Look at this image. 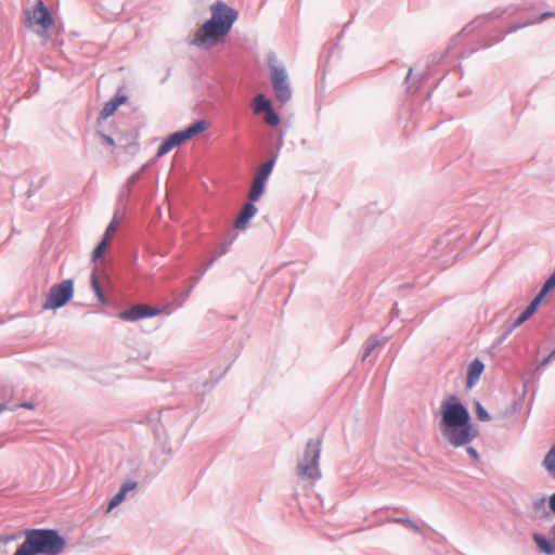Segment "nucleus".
<instances>
[{
	"mask_svg": "<svg viewBox=\"0 0 555 555\" xmlns=\"http://www.w3.org/2000/svg\"><path fill=\"white\" fill-rule=\"evenodd\" d=\"M440 415V431L452 447L467 446L478 436L468 409L456 396L442 401Z\"/></svg>",
	"mask_w": 555,
	"mask_h": 555,
	"instance_id": "nucleus-1",
	"label": "nucleus"
},
{
	"mask_svg": "<svg viewBox=\"0 0 555 555\" xmlns=\"http://www.w3.org/2000/svg\"><path fill=\"white\" fill-rule=\"evenodd\" d=\"M210 18L205 21L191 44L208 51L218 46L233 28L238 18V12L224 1H217L210 5Z\"/></svg>",
	"mask_w": 555,
	"mask_h": 555,
	"instance_id": "nucleus-2",
	"label": "nucleus"
},
{
	"mask_svg": "<svg viewBox=\"0 0 555 555\" xmlns=\"http://www.w3.org/2000/svg\"><path fill=\"white\" fill-rule=\"evenodd\" d=\"M25 540L14 555H60L66 540L56 529L33 528L24 532Z\"/></svg>",
	"mask_w": 555,
	"mask_h": 555,
	"instance_id": "nucleus-3",
	"label": "nucleus"
},
{
	"mask_svg": "<svg viewBox=\"0 0 555 555\" xmlns=\"http://www.w3.org/2000/svg\"><path fill=\"white\" fill-rule=\"evenodd\" d=\"M322 442L317 439H309L302 459L297 464V475L301 479H307L311 482L321 478L319 461L321 455Z\"/></svg>",
	"mask_w": 555,
	"mask_h": 555,
	"instance_id": "nucleus-4",
	"label": "nucleus"
},
{
	"mask_svg": "<svg viewBox=\"0 0 555 555\" xmlns=\"http://www.w3.org/2000/svg\"><path fill=\"white\" fill-rule=\"evenodd\" d=\"M74 280H64L54 284L46 298L43 304L44 310H56L67 305L74 297Z\"/></svg>",
	"mask_w": 555,
	"mask_h": 555,
	"instance_id": "nucleus-5",
	"label": "nucleus"
},
{
	"mask_svg": "<svg viewBox=\"0 0 555 555\" xmlns=\"http://www.w3.org/2000/svg\"><path fill=\"white\" fill-rule=\"evenodd\" d=\"M26 25L31 27L34 24L39 25L43 29L42 37L48 36V29L51 28L55 21L54 17L42 0H37L31 12L27 10L26 12Z\"/></svg>",
	"mask_w": 555,
	"mask_h": 555,
	"instance_id": "nucleus-6",
	"label": "nucleus"
},
{
	"mask_svg": "<svg viewBox=\"0 0 555 555\" xmlns=\"http://www.w3.org/2000/svg\"><path fill=\"white\" fill-rule=\"evenodd\" d=\"M172 309L157 308L147 305H135L118 313V318L127 322H135L146 318H153L162 313L169 315Z\"/></svg>",
	"mask_w": 555,
	"mask_h": 555,
	"instance_id": "nucleus-7",
	"label": "nucleus"
},
{
	"mask_svg": "<svg viewBox=\"0 0 555 555\" xmlns=\"http://www.w3.org/2000/svg\"><path fill=\"white\" fill-rule=\"evenodd\" d=\"M506 13H507V9H494L490 13L477 16L470 23L465 25L462 28V30L455 37H453L451 39L450 48L457 44L462 40L463 37L468 36L476 29L483 27L486 24H488L491 21L500 18L501 16H503Z\"/></svg>",
	"mask_w": 555,
	"mask_h": 555,
	"instance_id": "nucleus-8",
	"label": "nucleus"
},
{
	"mask_svg": "<svg viewBox=\"0 0 555 555\" xmlns=\"http://www.w3.org/2000/svg\"><path fill=\"white\" fill-rule=\"evenodd\" d=\"M271 81L275 98L281 103H286L292 98V90L287 81L286 70L282 66L270 65Z\"/></svg>",
	"mask_w": 555,
	"mask_h": 555,
	"instance_id": "nucleus-9",
	"label": "nucleus"
},
{
	"mask_svg": "<svg viewBox=\"0 0 555 555\" xmlns=\"http://www.w3.org/2000/svg\"><path fill=\"white\" fill-rule=\"evenodd\" d=\"M543 300L544 298L537 294L535 297L527 306V308L515 319V321L506 326L504 333L501 335V337L498 338L496 346H500L516 327L520 326L522 323L529 320L538 311Z\"/></svg>",
	"mask_w": 555,
	"mask_h": 555,
	"instance_id": "nucleus-10",
	"label": "nucleus"
},
{
	"mask_svg": "<svg viewBox=\"0 0 555 555\" xmlns=\"http://www.w3.org/2000/svg\"><path fill=\"white\" fill-rule=\"evenodd\" d=\"M257 212H258V208L256 207L255 202H251L248 199L243 205L238 216L236 217V219L233 223L234 229H236V230L246 229V227L248 225L250 220L257 215Z\"/></svg>",
	"mask_w": 555,
	"mask_h": 555,
	"instance_id": "nucleus-11",
	"label": "nucleus"
},
{
	"mask_svg": "<svg viewBox=\"0 0 555 555\" xmlns=\"http://www.w3.org/2000/svg\"><path fill=\"white\" fill-rule=\"evenodd\" d=\"M186 141L188 140L185 139L182 130L176 131L164 139L157 149L156 156L162 157L168 154L175 147L185 143Z\"/></svg>",
	"mask_w": 555,
	"mask_h": 555,
	"instance_id": "nucleus-12",
	"label": "nucleus"
},
{
	"mask_svg": "<svg viewBox=\"0 0 555 555\" xmlns=\"http://www.w3.org/2000/svg\"><path fill=\"white\" fill-rule=\"evenodd\" d=\"M533 23H534L533 20H527L522 23H514L506 28L504 34L502 31H498L495 35L489 36V38L485 39V41L482 42L480 48H490L495 43H500L501 41H503L505 35L515 33L528 25L533 24Z\"/></svg>",
	"mask_w": 555,
	"mask_h": 555,
	"instance_id": "nucleus-13",
	"label": "nucleus"
},
{
	"mask_svg": "<svg viewBox=\"0 0 555 555\" xmlns=\"http://www.w3.org/2000/svg\"><path fill=\"white\" fill-rule=\"evenodd\" d=\"M552 534L554 539H548L541 533H533L532 539L537 544L539 551L545 555H554L555 554V525L552 527Z\"/></svg>",
	"mask_w": 555,
	"mask_h": 555,
	"instance_id": "nucleus-14",
	"label": "nucleus"
},
{
	"mask_svg": "<svg viewBox=\"0 0 555 555\" xmlns=\"http://www.w3.org/2000/svg\"><path fill=\"white\" fill-rule=\"evenodd\" d=\"M128 100V96L124 93H117L115 96H113L109 101H107L103 108L100 112V119H106L109 116H112L118 107L126 103Z\"/></svg>",
	"mask_w": 555,
	"mask_h": 555,
	"instance_id": "nucleus-15",
	"label": "nucleus"
},
{
	"mask_svg": "<svg viewBox=\"0 0 555 555\" xmlns=\"http://www.w3.org/2000/svg\"><path fill=\"white\" fill-rule=\"evenodd\" d=\"M483 370L485 364L479 359H475L469 363L466 374V385L468 388H472L476 385L481 374L483 373Z\"/></svg>",
	"mask_w": 555,
	"mask_h": 555,
	"instance_id": "nucleus-16",
	"label": "nucleus"
},
{
	"mask_svg": "<svg viewBox=\"0 0 555 555\" xmlns=\"http://www.w3.org/2000/svg\"><path fill=\"white\" fill-rule=\"evenodd\" d=\"M412 75H413V67H409L405 79H404V85L406 88V92L411 93V94L416 92L420 88L421 82L426 80L429 77L430 68H427L426 70H424L418 76V78L415 80H412Z\"/></svg>",
	"mask_w": 555,
	"mask_h": 555,
	"instance_id": "nucleus-17",
	"label": "nucleus"
},
{
	"mask_svg": "<svg viewBox=\"0 0 555 555\" xmlns=\"http://www.w3.org/2000/svg\"><path fill=\"white\" fill-rule=\"evenodd\" d=\"M209 124L206 119H199L195 122L191 124L189 127L183 129V133L185 139L189 141L196 137L197 134H201L208 128Z\"/></svg>",
	"mask_w": 555,
	"mask_h": 555,
	"instance_id": "nucleus-18",
	"label": "nucleus"
},
{
	"mask_svg": "<svg viewBox=\"0 0 555 555\" xmlns=\"http://www.w3.org/2000/svg\"><path fill=\"white\" fill-rule=\"evenodd\" d=\"M276 159L278 153H274L264 164L260 166V168L257 170L255 175V178L267 182V180L269 179L273 171Z\"/></svg>",
	"mask_w": 555,
	"mask_h": 555,
	"instance_id": "nucleus-19",
	"label": "nucleus"
},
{
	"mask_svg": "<svg viewBox=\"0 0 555 555\" xmlns=\"http://www.w3.org/2000/svg\"><path fill=\"white\" fill-rule=\"evenodd\" d=\"M237 235L234 234V233H228L224 237V240L218 244L212 254L215 255V258H220L221 256L228 254V251L230 250V247L232 246V244L235 242Z\"/></svg>",
	"mask_w": 555,
	"mask_h": 555,
	"instance_id": "nucleus-20",
	"label": "nucleus"
},
{
	"mask_svg": "<svg viewBox=\"0 0 555 555\" xmlns=\"http://www.w3.org/2000/svg\"><path fill=\"white\" fill-rule=\"evenodd\" d=\"M267 182L257 178H254L251 186L248 192V199L257 202L266 192Z\"/></svg>",
	"mask_w": 555,
	"mask_h": 555,
	"instance_id": "nucleus-21",
	"label": "nucleus"
},
{
	"mask_svg": "<svg viewBox=\"0 0 555 555\" xmlns=\"http://www.w3.org/2000/svg\"><path fill=\"white\" fill-rule=\"evenodd\" d=\"M91 286H92V289L95 294V297L98 298V300L101 302V304H106L107 302V297L103 291V287L100 283V280H99V276H98V269L94 268L92 273H91Z\"/></svg>",
	"mask_w": 555,
	"mask_h": 555,
	"instance_id": "nucleus-22",
	"label": "nucleus"
},
{
	"mask_svg": "<svg viewBox=\"0 0 555 555\" xmlns=\"http://www.w3.org/2000/svg\"><path fill=\"white\" fill-rule=\"evenodd\" d=\"M273 107L272 102L263 93H258L254 99L255 114H261Z\"/></svg>",
	"mask_w": 555,
	"mask_h": 555,
	"instance_id": "nucleus-23",
	"label": "nucleus"
},
{
	"mask_svg": "<svg viewBox=\"0 0 555 555\" xmlns=\"http://www.w3.org/2000/svg\"><path fill=\"white\" fill-rule=\"evenodd\" d=\"M147 164L143 165L137 172L132 173L125 183V190L121 192L122 196H130L131 188L139 181L143 171L147 168Z\"/></svg>",
	"mask_w": 555,
	"mask_h": 555,
	"instance_id": "nucleus-24",
	"label": "nucleus"
},
{
	"mask_svg": "<svg viewBox=\"0 0 555 555\" xmlns=\"http://www.w3.org/2000/svg\"><path fill=\"white\" fill-rule=\"evenodd\" d=\"M542 465L546 469V472L550 474V476L555 479V444L552 446L550 451L546 453Z\"/></svg>",
	"mask_w": 555,
	"mask_h": 555,
	"instance_id": "nucleus-25",
	"label": "nucleus"
},
{
	"mask_svg": "<svg viewBox=\"0 0 555 555\" xmlns=\"http://www.w3.org/2000/svg\"><path fill=\"white\" fill-rule=\"evenodd\" d=\"M388 521L395 522V524H400L416 533L422 532L421 527L410 517H391L388 519Z\"/></svg>",
	"mask_w": 555,
	"mask_h": 555,
	"instance_id": "nucleus-26",
	"label": "nucleus"
},
{
	"mask_svg": "<svg viewBox=\"0 0 555 555\" xmlns=\"http://www.w3.org/2000/svg\"><path fill=\"white\" fill-rule=\"evenodd\" d=\"M380 346V341L375 337H370L363 345V354L361 357V360H366L370 354Z\"/></svg>",
	"mask_w": 555,
	"mask_h": 555,
	"instance_id": "nucleus-27",
	"label": "nucleus"
},
{
	"mask_svg": "<svg viewBox=\"0 0 555 555\" xmlns=\"http://www.w3.org/2000/svg\"><path fill=\"white\" fill-rule=\"evenodd\" d=\"M555 288V270L553 273L546 279L541 289L539 291V295L542 298H545L553 289Z\"/></svg>",
	"mask_w": 555,
	"mask_h": 555,
	"instance_id": "nucleus-28",
	"label": "nucleus"
},
{
	"mask_svg": "<svg viewBox=\"0 0 555 555\" xmlns=\"http://www.w3.org/2000/svg\"><path fill=\"white\" fill-rule=\"evenodd\" d=\"M108 242L109 241H107V236L101 238V241L98 243V245L95 246V248L92 251L91 257H92L93 261L103 257V255L108 246Z\"/></svg>",
	"mask_w": 555,
	"mask_h": 555,
	"instance_id": "nucleus-29",
	"label": "nucleus"
},
{
	"mask_svg": "<svg viewBox=\"0 0 555 555\" xmlns=\"http://www.w3.org/2000/svg\"><path fill=\"white\" fill-rule=\"evenodd\" d=\"M264 121L271 127H276L281 122L280 115L275 112L273 107H271L269 111L264 112Z\"/></svg>",
	"mask_w": 555,
	"mask_h": 555,
	"instance_id": "nucleus-30",
	"label": "nucleus"
},
{
	"mask_svg": "<svg viewBox=\"0 0 555 555\" xmlns=\"http://www.w3.org/2000/svg\"><path fill=\"white\" fill-rule=\"evenodd\" d=\"M476 415H477V418L481 422H488L491 420L490 413L478 401L476 402Z\"/></svg>",
	"mask_w": 555,
	"mask_h": 555,
	"instance_id": "nucleus-31",
	"label": "nucleus"
},
{
	"mask_svg": "<svg viewBox=\"0 0 555 555\" xmlns=\"http://www.w3.org/2000/svg\"><path fill=\"white\" fill-rule=\"evenodd\" d=\"M125 499L126 495L117 491V493L108 502L107 512H111L113 508L117 507Z\"/></svg>",
	"mask_w": 555,
	"mask_h": 555,
	"instance_id": "nucleus-32",
	"label": "nucleus"
},
{
	"mask_svg": "<svg viewBox=\"0 0 555 555\" xmlns=\"http://www.w3.org/2000/svg\"><path fill=\"white\" fill-rule=\"evenodd\" d=\"M138 487V482L134 481V480H127L126 482H124L120 488H119V492H121L122 494L127 495V493L131 490H134L135 488Z\"/></svg>",
	"mask_w": 555,
	"mask_h": 555,
	"instance_id": "nucleus-33",
	"label": "nucleus"
},
{
	"mask_svg": "<svg viewBox=\"0 0 555 555\" xmlns=\"http://www.w3.org/2000/svg\"><path fill=\"white\" fill-rule=\"evenodd\" d=\"M192 289H193V285H191L189 289H186L183 294H181V295H180V297H179V298H177V299L175 300V305H176V306H175V308H173V309H177V308L182 307L183 302L189 298V296H190V294H191Z\"/></svg>",
	"mask_w": 555,
	"mask_h": 555,
	"instance_id": "nucleus-34",
	"label": "nucleus"
},
{
	"mask_svg": "<svg viewBox=\"0 0 555 555\" xmlns=\"http://www.w3.org/2000/svg\"><path fill=\"white\" fill-rule=\"evenodd\" d=\"M465 447H466V448H465V451H466V453L468 454V456L472 459V461H473L474 463L479 462V460H480L479 452H478L474 447H472V446H468V444H467V446H465Z\"/></svg>",
	"mask_w": 555,
	"mask_h": 555,
	"instance_id": "nucleus-35",
	"label": "nucleus"
},
{
	"mask_svg": "<svg viewBox=\"0 0 555 555\" xmlns=\"http://www.w3.org/2000/svg\"><path fill=\"white\" fill-rule=\"evenodd\" d=\"M545 504H546V499L545 498H540V499H537L534 502H533V511L535 513H539L541 511H545Z\"/></svg>",
	"mask_w": 555,
	"mask_h": 555,
	"instance_id": "nucleus-36",
	"label": "nucleus"
},
{
	"mask_svg": "<svg viewBox=\"0 0 555 555\" xmlns=\"http://www.w3.org/2000/svg\"><path fill=\"white\" fill-rule=\"evenodd\" d=\"M18 408H22V409H26V410H34L35 409V404L30 401H24L20 404H16V405H13V406H10L9 405V409L8 410H11V411H14Z\"/></svg>",
	"mask_w": 555,
	"mask_h": 555,
	"instance_id": "nucleus-37",
	"label": "nucleus"
},
{
	"mask_svg": "<svg viewBox=\"0 0 555 555\" xmlns=\"http://www.w3.org/2000/svg\"><path fill=\"white\" fill-rule=\"evenodd\" d=\"M116 228H117V221H116V219H113V220L109 222L108 227L106 228V230H105V233H104L103 237H106V236H107V241H109V240H111V235H112V233L116 230Z\"/></svg>",
	"mask_w": 555,
	"mask_h": 555,
	"instance_id": "nucleus-38",
	"label": "nucleus"
},
{
	"mask_svg": "<svg viewBox=\"0 0 555 555\" xmlns=\"http://www.w3.org/2000/svg\"><path fill=\"white\" fill-rule=\"evenodd\" d=\"M98 135L101 137V139L109 146H114L115 145V140L113 139V137L108 135V134H105L104 132L102 131H98Z\"/></svg>",
	"mask_w": 555,
	"mask_h": 555,
	"instance_id": "nucleus-39",
	"label": "nucleus"
},
{
	"mask_svg": "<svg viewBox=\"0 0 555 555\" xmlns=\"http://www.w3.org/2000/svg\"><path fill=\"white\" fill-rule=\"evenodd\" d=\"M217 382H218V379H216V380H214V382L205 380V382L203 383V385H202V387H203V391H202V392L204 393V392H206V391L211 390V389L215 387V385L217 384Z\"/></svg>",
	"mask_w": 555,
	"mask_h": 555,
	"instance_id": "nucleus-40",
	"label": "nucleus"
},
{
	"mask_svg": "<svg viewBox=\"0 0 555 555\" xmlns=\"http://www.w3.org/2000/svg\"><path fill=\"white\" fill-rule=\"evenodd\" d=\"M218 258H215V255L211 254V257L210 259L207 261V263L205 264L204 269L202 270L201 272V275L205 274V272L210 269L212 267V264L215 263V261L217 260Z\"/></svg>",
	"mask_w": 555,
	"mask_h": 555,
	"instance_id": "nucleus-41",
	"label": "nucleus"
},
{
	"mask_svg": "<svg viewBox=\"0 0 555 555\" xmlns=\"http://www.w3.org/2000/svg\"><path fill=\"white\" fill-rule=\"evenodd\" d=\"M553 359H555V353L551 351L550 354L540 362V366L547 365Z\"/></svg>",
	"mask_w": 555,
	"mask_h": 555,
	"instance_id": "nucleus-42",
	"label": "nucleus"
},
{
	"mask_svg": "<svg viewBox=\"0 0 555 555\" xmlns=\"http://www.w3.org/2000/svg\"><path fill=\"white\" fill-rule=\"evenodd\" d=\"M548 507L555 514V492L548 498Z\"/></svg>",
	"mask_w": 555,
	"mask_h": 555,
	"instance_id": "nucleus-43",
	"label": "nucleus"
},
{
	"mask_svg": "<svg viewBox=\"0 0 555 555\" xmlns=\"http://www.w3.org/2000/svg\"><path fill=\"white\" fill-rule=\"evenodd\" d=\"M553 15H554V13H553V12H551V11H545V12H543V13H541V14L539 15V17L537 18V21H538V22H542V21H544L545 18H547V17H550V16H553Z\"/></svg>",
	"mask_w": 555,
	"mask_h": 555,
	"instance_id": "nucleus-44",
	"label": "nucleus"
},
{
	"mask_svg": "<svg viewBox=\"0 0 555 555\" xmlns=\"http://www.w3.org/2000/svg\"><path fill=\"white\" fill-rule=\"evenodd\" d=\"M158 418H159V412L157 411V412H155L152 416H150V417L147 418V422H149V423H153V422H155V421H158Z\"/></svg>",
	"mask_w": 555,
	"mask_h": 555,
	"instance_id": "nucleus-45",
	"label": "nucleus"
},
{
	"mask_svg": "<svg viewBox=\"0 0 555 555\" xmlns=\"http://www.w3.org/2000/svg\"><path fill=\"white\" fill-rule=\"evenodd\" d=\"M443 57V54H434L433 55V62L437 63V62H440Z\"/></svg>",
	"mask_w": 555,
	"mask_h": 555,
	"instance_id": "nucleus-46",
	"label": "nucleus"
},
{
	"mask_svg": "<svg viewBox=\"0 0 555 555\" xmlns=\"http://www.w3.org/2000/svg\"><path fill=\"white\" fill-rule=\"evenodd\" d=\"M201 276H202V275L199 274L198 276H194V278H192V285H193V287L198 283V281H199Z\"/></svg>",
	"mask_w": 555,
	"mask_h": 555,
	"instance_id": "nucleus-47",
	"label": "nucleus"
},
{
	"mask_svg": "<svg viewBox=\"0 0 555 555\" xmlns=\"http://www.w3.org/2000/svg\"><path fill=\"white\" fill-rule=\"evenodd\" d=\"M9 409V404L8 403H0V413L3 412V411H7Z\"/></svg>",
	"mask_w": 555,
	"mask_h": 555,
	"instance_id": "nucleus-48",
	"label": "nucleus"
},
{
	"mask_svg": "<svg viewBox=\"0 0 555 555\" xmlns=\"http://www.w3.org/2000/svg\"><path fill=\"white\" fill-rule=\"evenodd\" d=\"M154 433H155L156 436H159V433H158V429H157L156 426L154 427Z\"/></svg>",
	"mask_w": 555,
	"mask_h": 555,
	"instance_id": "nucleus-49",
	"label": "nucleus"
},
{
	"mask_svg": "<svg viewBox=\"0 0 555 555\" xmlns=\"http://www.w3.org/2000/svg\"><path fill=\"white\" fill-rule=\"evenodd\" d=\"M477 50H478V48H477V49H473V50L468 53V55H470V54L475 53Z\"/></svg>",
	"mask_w": 555,
	"mask_h": 555,
	"instance_id": "nucleus-50",
	"label": "nucleus"
},
{
	"mask_svg": "<svg viewBox=\"0 0 555 555\" xmlns=\"http://www.w3.org/2000/svg\"><path fill=\"white\" fill-rule=\"evenodd\" d=\"M552 351L555 353V348Z\"/></svg>",
	"mask_w": 555,
	"mask_h": 555,
	"instance_id": "nucleus-51",
	"label": "nucleus"
}]
</instances>
